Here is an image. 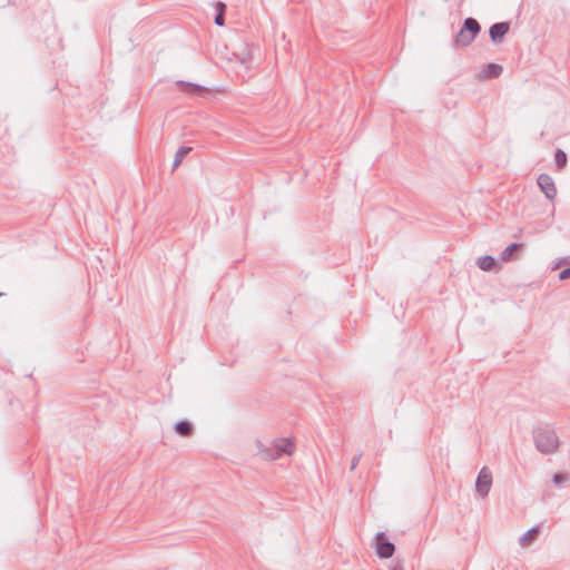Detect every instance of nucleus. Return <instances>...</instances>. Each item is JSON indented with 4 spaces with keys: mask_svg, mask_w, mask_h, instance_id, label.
<instances>
[{
    "mask_svg": "<svg viewBox=\"0 0 570 570\" xmlns=\"http://www.w3.org/2000/svg\"><path fill=\"white\" fill-rule=\"evenodd\" d=\"M535 449L542 454H552L558 451L560 441L554 429L548 424H540L533 429Z\"/></svg>",
    "mask_w": 570,
    "mask_h": 570,
    "instance_id": "f257e3e1",
    "label": "nucleus"
},
{
    "mask_svg": "<svg viewBox=\"0 0 570 570\" xmlns=\"http://www.w3.org/2000/svg\"><path fill=\"white\" fill-rule=\"evenodd\" d=\"M480 31L481 26L478 20L471 17L466 18L454 38V45L463 48L470 46Z\"/></svg>",
    "mask_w": 570,
    "mask_h": 570,
    "instance_id": "f03ea898",
    "label": "nucleus"
},
{
    "mask_svg": "<svg viewBox=\"0 0 570 570\" xmlns=\"http://www.w3.org/2000/svg\"><path fill=\"white\" fill-rule=\"evenodd\" d=\"M373 543L380 559H389L394 554L395 546L384 532L376 533Z\"/></svg>",
    "mask_w": 570,
    "mask_h": 570,
    "instance_id": "7ed1b4c3",
    "label": "nucleus"
},
{
    "mask_svg": "<svg viewBox=\"0 0 570 570\" xmlns=\"http://www.w3.org/2000/svg\"><path fill=\"white\" fill-rule=\"evenodd\" d=\"M492 485V473L488 466H483L476 478L475 490L482 497H487Z\"/></svg>",
    "mask_w": 570,
    "mask_h": 570,
    "instance_id": "20e7f679",
    "label": "nucleus"
},
{
    "mask_svg": "<svg viewBox=\"0 0 570 570\" xmlns=\"http://www.w3.org/2000/svg\"><path fill=\"white\" fill-rule=\"evenodd\" d=\"M538 185L548 199L553 200L556 198L557 188L550 175L540 174L538 177Z\"/></svg>",
    "mask_w": 570,
    "mask_h": 570,
    "instance_id": "39448f33",
    "label": "nucleus"
},
{
    "mask_svg": "<svg viewBox=\"0 0 570 570\" xmlns=\"http://www.w3.org/2000/svg\"><path fill=\"white\" fill-rule=\"evenodd\" d=\"M510 30L509 22H497L493 23L489 29V36L493 43L499 45L504 40L505 35Z\"/></svg>",
    "mask_w": 570,
    "mask_h": 570,
    "instance_id": "423d86ee",
    "label": "nucleus"
},
{
    "mask_svg": "<svg viewBox=\"0 0 570 570\" xmlns=\"http://www.w3.org/2000/svg\"><path fill=\"white\" fill-rule=\"evenodd\" d=\"M273 445L277 450L279 456L283 454L292 455L295 451L294 442L288 438H278L273 441Z\"/></svg>",
    "mask_w": 570,
    "mask_h": 570,
    "instance_id": "0eeeda50",
    "label": "nucleus"
},
{
    "mask_svg": "<svg viewBox=\"0 0 570 570\" xmlns=\"http://www.w3.org/2000/svg\"><path fill=\"white\" fill-rule=\"evenodd\" d=\"M257 450L258 454L267 461H274L279 459V454L275 446L272 444L271 446L264 445L261 441H257Z\"/></svg>",
    "mask_w": 570,
    "mask_h": 570,
    "instance_id": "6e6552de",
    "label": "nucleus"
},
{
    "mask_svg": "<svg viewBox=\"0 0 570 570\" xmlns=\"http://www.w3.org/2000/svg\"><path fill=\"white\" fill-rule=\"evenodd\" d=\"M177 86L183 88L184 92L191 94V95H202L207 91V89L200 85L187 82L183 80H178Z\"/></svg>",
    "mask_w": 570,
    "mask_h": 570,
    "instance_id": "1a4fd4ad",
    "label": "nucleus"
},
{
    "mask_svg": "<svg viewBox=\"0 0 570 570\" xmlns=\"http://www.w3.org/2000/svg\"><path fill=\"white\" fill-rule=\"evenodd\" d=\"M503 72V67L501 65L490 62L482 70V77L484 79H493L498 78Z\"/></svg>",
    "mask_w": 570,
    "mask_h": 570,
    "instance_id": "9d476101",
    "label": "nucleus"
},
{
    "mask_svg": "<svg viewBox=\"0 0 570 570\" xmlns=\"http://www.w3.org/2000/svg\"><path fill=\"white\" fill-rule=\"evenodd\" d=\"M174 430L181 436H190L194 432V426L188 421H178L175 423Z\"/></svg>",
    "mask_w": 570,
    "mask_h": 570,
    "instance_id": "9b49d317",
    "label": "nucleus"
},
{
    "mask_svg": "<svg viewBox=\"0 0 570 570\" xmlns=\"http://www.w3.org/2000/svg\"><path fill=\"white\" fill-rule=\"evenodd\" d=\"M538 534H539V529L537 527L529 529L525 533H523L520 537V539H519L520 546L527 547V546L531 544L537 539Z\"/></svg>",
    "mask_w": 570,
    "mask_h": 570,
    "instance_id": "f8f14e48",
    "label": "nucleus"
},
{
    "mask_svg": "<svg viewBox=\"0 0 570 570\" xmlns=\"http://www.w3.org/2000/svg\"><path fill=\"white\" fill-rule=\"evenodd\" d=\"M476 265L480 269L489 272L495 267L497 262H495L494 257H492L490 255H485V256L478 258Z\"/></svg>",
    "mask_w": 570,
    "mask_h": 570,
    "instance_id": "ddd939ff",
    "label": "nucleus"
},
{
    "mask_svg": "<svg viewBox=\"0 0 570 570\" xmlns=\"http://www.w3.org/2000/svg\"><path fill=\"white\" fill-rule=\"evenodd\" d=\"M522 247V244L520 243H512L508 247H505L501 254L500 259L502 262H510L512 259L513 252L517 249H520Z\"/></svg>",
    "mask_w": 570,
    "mask_h": 570,
    "instance_id": "4468645a",
    "label": "nucleus"
},
{
    "mask_svg": "<svg viewBox=\"0 0 570 570\" xmlns=\"http://www.w3.org/2000/svg\"><path fill=\"white\" fill-rule=\"evenodd\" d=\"M191 150V147H187V146H183L180 148H178V150L176 151L175 154V159H174V163H173V168H177L185 156H187Z\"/></svg>",
    "mask_w": 570,
    "mask_h": 570,
    "instance_id": "2eb2a0df",
    "label": "nucleus"
},
{
    "mask_svg": "<svg viewBox=\"0 0 570 570\" xmlns=\"http://www.w3.org/2000/svg\"><path fill=\"white\" fill-rule=\"evenodd\" d=\"M556 165L559 169H563L567 166L568 157L562 149H557L554 155Z\"/></svg>",
    "mask_w": 570,
    "mask_h": 570,
    "instance_id": "dca6fc26",
    "label": "nucleus"
},
{
    "mask_svg": "<svg viewBox=\"0 0 570 570\" xmlns=\"http://www.w3.org/2000/svg\"><path fill=\"white\" fill-rule=\"evenodd\" d=\"M570 480V475L568 473H556L552 476V482L558 487L561 488L564 482Z\"/></svg>",
    "mask_w": 570,
    "mask_h": 570,
    "instance_id": "f3484780",
    "label": "nucleus"
},
{
    "mask_svg": "<svg viewBox=\"0 0 570 570\" xmlns=\"http://www.w3.org/2000/svg\"><path fill=\"white\" fill-rule=\"evenodd\" d=\"M569 264H570V256H567V257H560V258H558V259L554 262V264H553V266H552V271L558 269V268H560L561 266H563V265H569Z\"/></svg>",
    "mask_w": 570,
    "mask_h": 570,
    "instance_id": "a211bd4d",
    "label": "nucleus"
},
{
    "mask_svg": "<svg viewBox=\"0 0 570 570\" xmlns=\"http://www.w3.org/2000/svg\"><path fill=\"white\" fill-rule=\"evenodd\" d=\"M363 453L362 452H358L357 454H355L351 461V466H350V470L351 471H354L356 469V466L358 465L360 463V460L362 458Z\"/></svg>",
    "mask_w": 570,
    "mask_h": 570,
    "instance_id": "6ab92c4d",
    "label": "nucleus"
},
{
    "mask_svg": "<svg viewBox=\"0 0 570 570\" xmlns=\"http://www.w3.org/2000/svg\"><path fill=\"white\" fill-rule=\"evenodd\" d=\"M214 21L217 26H220V27L224 26L225 24V12H223V11L217 12Z\"/></svg>",
    "mask_w": 570,
    "mask_h": 570,
    "instance_id": "aec40b11",
    "label": "nucleus"
},
{
    "mask_svg": "<svg viewBox=\"0 0 570 570\" xmlns=\"http://www.w3.org/2000/svg\"><path fill=\"white\" fill-rule=\"evenodd\" d=\"M381 570H404L403 564L400 561L393 562L391 566H387L385 569Z\"/></svg>",
    "mask_w": 570,
    "mask_h": 570,
    "instance_id": "412c9836",
    "label": "nucleus"
},
{
    "mask_svg": "<svg viewBox=\"0 0 570 570\" xmlns=\"http://www.w3.org/2000/svg\"><path fill=\"white\" fill-rule=\"evenodd\" d=\"M569 278H570V267H567V268L562 269L559 273V279L560 281H566V279H569Z\"/></svg>",
    "mask_w": 570,
    "mask_h": 570,
    "instance_id": "4be33fe9",
    "label": "nucleus"
},
{
    "mask_svg": "<svg viewBox=\"0 0 570 570\" xmlns=\"http://www.w3.org/2000/svg\"><path fill=\"white\" fill-rule=\"evenodd\" d=\"M216 9H217V12H219V11L225 12V10H226V4H225L224 2H222V1H218V2L216 3Z\"/></svg>",
    "mask_w": 570,
    "mask_h": 570,
    "instance_id": "5701e85b",
    "label": "nucleus"
}]
</instances>
